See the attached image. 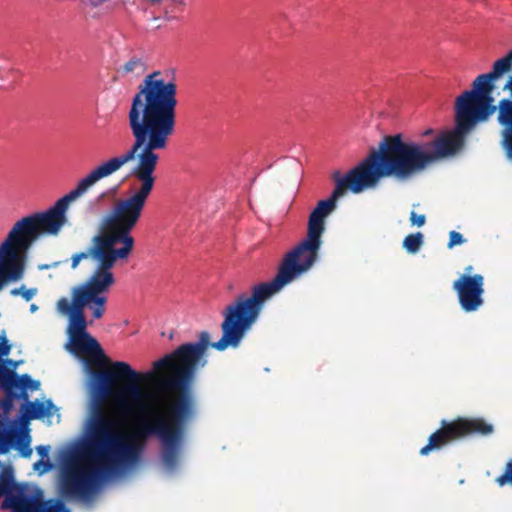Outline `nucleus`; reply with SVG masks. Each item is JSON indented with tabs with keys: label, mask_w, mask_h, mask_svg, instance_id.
Segmentation results:
<instances>
[{
	"label": "nucleus",
	"mask_w": 512,
	"mask_h": 512,
	"mask_svg": "<svg viewBox=\"0 0 512 512\" xmlns=\"http://www.w3.org/2000/svg\"><path fill=\"white\" fill-rule=\"evenodd\" d=\"M107 299L103 300L101 306L95 305L92 301H70L62 297L57 302V311L68 316V343L67 350L74 356L80 357L86 355L88 359H83V367L86 373L90 375L89 386L91 387L92 374L96 371L91 370V366L103 368L108 364L100 344L92 337L88 331V322L84 315V308H88L94 319L103 317L106 310Z\"/></svg>",
	"instance_id": "6"
},
{
	"label": "nucleus",
	"mask_w": 512,
	"mask_h": 512,
	"mask_svg": "<svg viewBox=\"0 0 512 512\" xmlns=\"http://www.w3.org/2000/svg\"><path fill=\"white\" fill-rule=\"evenodd\" d=\"M52 409H55V406L51 400H47L44 402H27L24 406V412L20 415L19 420H22L24 418L40 419L45 416L51 415Z\"/></svg>",
	"instance_id": "12"
},
{
	"label": "nucleus",
	"mask_w": 512,
	"mask_h": 512,
	"mask_svg": "<svg viewBox=\"0 0 512 512\" xmlns=\"http://www.w3.org/2000/svg\"><path fill=\"white\" fill-rule=\"evenodd\" d=\"M26 252L8 234L0 245V289L8 281H17L24 273Z\"/></svg>",
	"instance_id": "9"
},
{
	"label": "nucleus",
	"mask_w": 512,
	"mask_h": 512,
	"mask_svg": "<svg viewBox=\"0 0 512 512\" xmlns=\"http://www.w3.org/2000/svg\"><path fill=\"white\" fill-rule=\"evenodd\" d=\"M177 80L172 69L155 70L147 74L130 100L127 125L133 137L131 146L95 166L53 206L18 220L9 235L25 252L41 235H57L67 222L69 204L86 194L97 182L135 161L142 155L159 162L158 151L165 150L176 128Z\"/></svg>",
	"instance_id": "2"
},
{
	"label": "nucleus",
	"mask_w": 512,
	"mask_h": 512,
	"mask_svg": "<svg viewBox=\"0 0 512 512\" xmlns=\"http://www.w3.org/2000/svg\"><path fill=\"white\" fill-rule=\"evenodd\" d=\"M6 363H7L8 365L13 366L14 368H15V367H16V365H17V364H16V363H14L12 360H6Z\"/></svg>",
	"instance_id": "28"
},
{
	"label": "nucleus",
	"mask_w": 512,
	"mask_h": 512,
	"mask_svg": "<svg viewBox=\"0 0 512 512\" xmlns=\"http://www.w3.org/2000/svg\"><path fill=\"white\" fill-rule=\"evenodd\" d=\"M37 292L38 290L36 288L27 289L25 286H21L20 288L13 289L11 294L14 296L21 295L26 301H30Z\"/></svg>",
	"instance_id": "19"
},
{
	"label": "nucleus",
	"mask_w": 512,
	"mask_h": 512,
	"mask_svg": "<svg viewBox=\"0 0 512 512\" xmlns=\"http://www.w3.org/2000/svg\"><path fill=\"white\" fill-rule=\"evenodd\" d=\"M492 431V425L482 419L460 420L455 423L446 424L442 429L437 430L429 437L428 444L420 450V454L428 455L431 450L439 448L448 441L463 435L474 433L487 435L492 433Z\"/></svg>",
	"instance_id": "8"
},
{
	"label": "nucleus",
	"mask_w": 512,
	"mask_h": 512,
	"mask_svg": "<svg viewBox=\"0 0 512 512\" xmlns=\"http://www.w3.org/2000/svg\"><path fill=\"white\" fill-rule=\"evenodd\" d=\"M386 176H394V172L389 171L388 165L380 159L376 151L346 174L334 172L335 189L330 198L319 201L311 212L306 238L284 255L273 280L256 285L250 296L240 295L226 307L221 324L222 337L214 342L213 348L223 351L228 347H238L257 321L265 301L314 266L322 244L324 220L335 208L338 198L347 191L359 194L373 188Z\"/></svg>",
	"instance_id": "3"
},
{
	"label": "nucleus",
	"mask_w": 512,
	"mask_h": 512,
	"mask_svg": "<svg viewBox=\"0 0 512 512\" xmlns=\"http://www.w3.org/2000/svg\"><path fill=\"white\" fill-rule=\"evenodd\" d=\"M512 65V50L504 57L495 61L493 70L489 74L495 79L507 72Z\"/></svg>",
	"instance_id": "17"
},
{
	"label": "nucleus",
	"mask_w": 512,
	"mask_h": 512,
	"mask_svg": "<svg viewBox=\"0 0 512 512\" xmlns=\"http://www.w3.org/2000/svg\"><path fill=\"white\" fill-rule=\"evenodd\" d=\"M145 69L143 60L133 56L117 69V73L121 77H138Z\"/></svg>",
	"instance_id": "14"
},
{
	"label": "nucleus",
	"mask_w": 512,
	"mask_h": 512,
	"mask_svg": "<svg viewBox=\"0 0 512 512\" xmlns=\"http://www.w3.org/2000/svg\"><path fill=\"white\" fill-rule=\"evenodd\" d=\"M6 399L2 401L1 406L5 412H9L13 407V400L17 398H22L21 396H12L9 393H6Z\"/></svg>",
	"instance_id": "24"
},
{
	"label": "nucleus",
	"mask_w": 512,
	"mask_h": 512,
	"mask_svg": "<svg viewBox=\"0 0 512 512\" xmlns=\"http://www.w3.org/2000/svg\"><path fill=\"white\" fill-rule=\"evenodd\" d=\"M210 334L203 331L196 342L185 343L153 363L154 371L136 372L128 363L115 361L109 369L92 374L91 414L82 447L61 465L59 489L66 498L89 502L117 470L138 459L134 439L121 431L120 422L103 407L111 397L119 411L144 415L137 422L138 437H156L162 461L174 471L184 441L186 424L196 412L192 384L206 365Z\"/></svg>",
	"instance_id": "1"
},
{
	"label": "nucleus",
	"mask_w": 512,
	"mask_h": 512,
	"mask_svg": "<svg viewBox=\"0 0 512 512\" xmlns=\"http://www.w3.org/2000/svg\"><path fill=\"white\" fill-rule=\"evenodd\" d=\"M150 158L143 154L139 165L132 167L131 175L137 183L130 186L131 193L118 200L104 217L105 232L92 238L87 251L72 256L73 269L84 259H91L94 269L83 284L72 289L70 301L90 300L101 306L107 299L115 284L113 268L118 262H126L132 254L135 240L131 232L140 221L155 186V160Z\"/></svg>",
	"instance_id": "4"
},
{
	"label": "nucleus",
	"mask_w": 512,
	"mask_h": 512,
	"mask_svg": "<svg viewBox=\"0 0 512 512\" xmlns=\"http://www.w3.org/2000/svg\"><path fill=\"white\" fill-rule=\"evenodd\" d=\"M426 217L425 215H418L416 212L412 211L410 213V222L412 225L421 227L425 224Z\"/></svg>",
	"instance_id": "23"
},
{
	"label": "nucleus",
	"mask_w": 512,
	"mask_h": 512,
	"mask_svg": "<svg viewBox=\"0 0 512 512\" xmlns=\"http://www.w3.org/2000/svg\"><path fill=\"white\" fill-rule=\"evenodd\" d=\"M39 387L37 381H33L27 374L17 376L5 367H0V389L12 396H21L27 399L26 390H36Z\"/></svg>",
	"instance_id": "11"
},
{
	"label": "nucleus",
	"mask_w": 512,
	"mask_h": 512,
	"mask_svg": "<svg viewBox=\"0 0 512 512\" xmlns=\"http://www.w3.org/2000/svg\"><path fill=\"white\" fill-rule=\"evenodd\" d=\"M1 508L10 512H70L61 500L44 501L41 489L27 483H17L14 472L4 468L0 472Z\"/></svg>",
	"instance_id": "7"
},
{
	"label": "nucleus",
	"mask_w": 512,
	"mask_h": 512,
	"mask_svg": "<svg viewBox=\"0 0 512 512\" xmlns=\"http://www.w3.org/2000/svg\"><path fill=\"white\" fill-rule=\"evenodd\" d=\"M20 71L6 59H0V89H9L17 82Z\"/></svg>",
	"instance_id": "13"
},
{
	"label": "nucleus",
	"mask_w": 512,
	"mask_h": 512,
	"mask_svg": "<svg viewBox=\"0 0 512 512\" xmlns=\"http://www.w3.org/2000/svg\"><path fill=\"white\" fill-rule=\"evenodd\" d=\"M493 80L489 73L479 75L473 82V89L456 99L453 131L429 141H403L401 135L386 137L377 153L389 171L394 172V177L410 179L438 160L454 154L463 144L464 136L495 111L491 97Z\"/></svg>",
	"instance_id": "5"
},
{
	"label": "nucleus",
	"mask_w": 512,
	"mask_h": 512,
	"mask_svg": "<svg viewBox=\"0 0 512 512\" xmlns=\"http://www.w3.org/2000/svg\"><path fill=\"white\" fill-rule=\"evenodd\" d=\"M471 270H472V266H469V267H467V268H466V271H467L468 273H470V272H471Z\"/></svg>",
	"instance_id": "29"
},
{
	"label": "nucleus",
	"mask_w": 512,
	"mask_h": 512,
	"mask_svg": "<svg viewBox=\"0 0 512 512\" xmlns=\"http://www.w3.org/2000/svg\"><path fill=\"white\" fill-rule=\"evenodd\" d=\"M18 444H19V450L21 451V454L25 457H29L32 453V450L29 447V440H27V441H24L23 439L19 440Z\"/></svg>",
	"instance_id": "25"
},
{
	"label": "nucleus",
	"mask_w": 512,
	"mask_h": 512,
	"mask_svg": "<svg viewBox=\"0 0 512 512\" xmlns=\"http://www.w3.org/2000/svg\"><path fill=\"white\" fill-rule=\"evenodd\" d=\"M464 243V238L463 236L459 233V232H456V231H451L450 232V235H449V243H448V247L449 248H452L454 247L455 245H460Z\"/></svg>",
	"instance_id": "22"
},
{
	"label": "nucleus",
	"mask_w": 512,
	"mask_h": 512,
	"mask_svg": "<svg viewBox=\"0 0 512 512\" xmlns=\"http://www.w3.org/2000/svg\"><path fill=\"white\" fill-rule=\"evenodd\" d=\"M37 310H38V306L36 304L33 303V304L30 305V312L31 313H34Z\"/></svg>",
	"instance_id": "27"
},
{
	"label": "nucleus",
	"mask_w": 512,
	"mask_h": 512,
	"mask_svg": "<svg viewBox=\"0 0 512 512\" xmlns=\"http://www.w3.org/2000/svg\"><path fill=\"white\" fill-rule=\"evenodd\" d=\"M496 482L499 486L512 484V460L507 463L505 472L497 477Z\"/></svg>",
	"instance_id": "20"
},
{
	"label": "nucleus",
	"mask_w": 512,
	"mask_h": 512,
	"mask_svg": "<svg viewBox=\"0 0 512 512\" xmlns=\"http://www.w3.org/2000/svg\"><path fill=\"white\" fill-rule=\"evenodd\" d=\"M109 0H85V2L93 8L100 7Z\"/></svg>",
	"instance_id": "26"
},
{
	"label": "nucleus",
	"mask_w": 512,
	"mask_h": 512,
	"mask_svg": "<svg viewBox=\"0 0 512 512\" xmlns=\"http://www.w3.org/2000/svg\"><path fill=\"white\" fill-rule=\"evenodd\" d=\"M460 306L466 312L476 311L483 304L484 278L480 274L461 275L453 283Z\"/></svg>",
	"instance_id": "10"
},
{
	"label": "nucleus",
	"mask_w": 512,
	"mask_h": 512,
	"mask_svg": "<svg viewBox=\"0 0 512 512\" xmlns=\"http://www.w3.org/2000/svg\"><path fill=\"white\" fill-rule=\"evenodd\" d=\"M504 145L508 153L512 156V127L504 128L503 130Z\"/></svg>",
	"instance_id": "21"
},
{
	"label": "nucleus",
	"mask_w": 512,
	"mask_h": 512,
	"mask_svg": "<svg viewBox=\"0 0 512 512\" xmlns=\"http://www.w3.org/2000/svg\"><path fill=\"white\" fill-rule=\"evenodd\" d=\"M423 244V234L421 232H416L413 234H409L405 237L403 241V247L406 249L408 253L415 254L417 253Z\"/></svg>",
	"instance_id": "18"
},
{
	"label": "nucleus",
	"mask_w": 512,
	"mask_h": 512,
	"mask_svg": "<svg viewBox=\"0 0 512 512\" xmlns=\"http://www.w3.org/2000/svg\"><path fill=\"white\" fill-rule=\"evenodd\" d=\"M504 89H509L512 92V77L505 84ZM498 120L505 128L512 127V100L502 99L500 101Z\"/></svg>",
	"instance_id": "15"
},
{
	"label": "nucleus",
	"mask_w": 512,
	"mask_h": 512,
	"mask_svg": "<svg viewBox=\"0 0 512 512\" xmlns=\"http://www.w3.org/2000/svg\"><path fill=\"white\" fill-rule=\"evenodd\" d=\"M50 447L45 445H40L36 447L38 454L41 456V459L34 463L33 468L35 471H38L40 474H43L49 471L52 468V464L48 459V452Z\"/></svg>",
	"instance_id": "16"
}]
</instances>
